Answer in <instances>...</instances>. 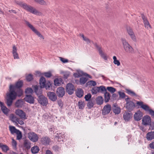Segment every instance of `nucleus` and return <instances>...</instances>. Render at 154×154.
<instances>
[{
	"instance_id": "49",
	"label": "nucleus",
	"mask_w": 154,
	"mask_h": 154,
	"mask_svg": "<svg viewBox=\"0 0 154 154\" xmlns=\"http://www.w3.org/2000/svg\"><path fill=\"white\" fill-rule=\"evenodd\" d=\"M16 91L17 95L19 97L21 96L23 94V91L20 88L17 89Z\"/></svg>"
},
{
	"instance_id": "3",
	"label": "nucleus",
	"mask_w": 154,
	"mask_h": 154,
	"mask_svg": "<svg viewBox=\"0 0 154 154\" xmlns=\"http://www.w3.org/2000/svg\"><path fill=\"white\" fill-rule=\"evenodd\" d=\"M39 84L41 88H45L46 90H50L51 86V83L49 81L46 82L45 79L42 77L40 79Z\"/></svg>"
},
{
	"instance_id": "59",
	"label": "nucleus",
	"mask_w": 154,
	"mask_h": 154,
	"mask_svg": "<svg viewBox=\"0 0 154 154\" xmlns=\"http://www.w3.org/2000/svg\"><path fill=\"white\" fill-rule=\"evenodd\" d=\"M53 149L55 151H57L60 150V148L57 145H55L53 147Z\"/></svg>"
},
{
	"instance_id": "57",
	"label": "nucleus",
	"mask_w": 154,
	"mask_h": 154,
	"mask_svg": "<svg viewBox=\"0 0 154 154\" xmlns=\"http://www.w3.org/2000/svg\"><path fill=\"white\" fill-rule=\"evenodd\" d=\"M12 145L13 146L14 148H16L17 147V143L16 141L14 139L12 140Z\"/></svg>"
},
{
	"instance_id": "52",
	"label": "nucleus",
	"mask_w": 154,
	"mask_h": 154,
	"mask_svg": "<svg viewBox=\"0 0 154 154\" xmlns=\"http://www.w3.org/2000/svg\"><path fill=\"white\" fill-rule=\"evenodd\" d=\"M33 78V75L31 74H29L26 77V79L29 82L31 81Z\"/></svg>"
},
{
	"instance_id": "28",
	"label": "nucleus",
	"mask_w": 154,
	"mask_h": 154,
	"mask_svg": "<svg viewBox=\"0 0 154 154\" xmlns=\"http://www.w3.org/2000/svg\"><path fill=\"white\" fill-rule=\"evenodd\" d=\"M0 148L2 149L3 151L5 152H6L9 150V147L3 144L2 143H0Z\"/></svg>"
},
{
	"instance_id": "16",
	"label": "nucleus",
	"mask_w": 154,
	"mask_h": 154,
	"mask_svg": "<svg viewBox=\"0 0 154 154\" xmlns=\"http://www.w3.org/2000/svg\"><path fill=\"white\" fill-rule=\"evenodd\" d=\"M143 116V113L142 112L139 110L135 113L134 117L135 120L139 121L141 120Z\"/></svg>"
},
{
	"instance_id": "2",
	"label": "nucleus",
	"mask_w": 154,
	"mask_h": 154,
	"mask_svg": "<svg viewBox=\"0 0 154 154\" xmlns=\"http://www.w3.org/2000/svg\"><path fill=\"white\" fill-rule=\"evenodd\" d=\"M122 42L124 49L126 53L131 54L134 53V49L126 40L125 39H122Z\"/></svg>"
},
{
	"instance_id": "25",
	"label": "nucleus",
	"mask_w": 154,
	"mask_h": 154,
	"mask_svg": "<svg viewBox=\"0 0 154 154\" xmlns=\"http://www.w3.org/2000/svg\"><path fill=\"white\" fill-rule=\"evenodd\" d=\"M23 84V82L22 81H18L16 83L15 85H11L10 86H12L15 88V90H16L17 89L20 88Z\"/></svg>"
},
{
	"instance_id": "35",
	"label": "nucleus",
	"mask_w": 154,
	"mask_h": 154,
	"mask_svg": "<svg viewBox=\"0 0 154 154\" xmlns=\"http://www.w3.org/2000/svg\"><path fill=\"white\" fill-rule=\"evenodd\" d=\"M103 100L102 96H99L96 99V102L98 105L102 104L103 102Z\"/></svg>"
},
{
	"instance_id": "43",
	"label": "nucleus",
	"mask_w": 154,
	"mask_h": 154,
	"mask_svg": "<svg viewBox=\"0 0 154 154\" xmlns=\"http://www.w3.org/2000/svg\"><path fill=\"white\" fill-rule=\"evenodd\" d=\"M35 91L36 94L38 95H40L42 94V91L41 90L38 89V86L36 85L34 86Z\"/></svg>"
},
{
	"instance_id": "6",
	"label": "nucleus",
	"mask_w": 154,
	"mask_h": 154,
	"mask_svg": "<svg viewBox=\"0 0 154 154\" xmlns=\"http://www.w3.org/2000/svg\"><path fill=\"white\" fill-rule=\"evenodd\" d=\"M136 103L145 111L149 112L150 115L152 113H154V111L151 109L147 105L143 104V102L138 101H137Z\"/></svg>"
},
{
	"instance_id": "40",
	"label": "nucleus",
	"mask_w": 154,
	"mask_h": 154,
	"mask_svg": "<svg viewBox=\"0 0 154 154\" xmlns=\"http://www.w3.org/2000/svg\"><path fill=\"white\" fill-rule=\"evenodd\" d=\"M118 93L119 96V99H124L125 97H127V96H126L125 94L123 92L119 91L118 92Z\"/></svg>"
},
{
	"instance_id": "41",
	"label": "nucleus",
	"mask_w": 154,
	"mask_h": 154,
	"mask_svg": "<svg viewBox=\"0 0 154 154\" xmlns=\"http://www.w3.org/2000/svg\"><path fill=\"white\" fill-rule=\"evenodd\" d=\"M113 63L115 65H116L118 66L120 65V61L117 60L116 57V56H113Z\"/></svg>"
},
{
	"instance_id": "17",
	"label": "nucleus",
	"mask_w": 154,
	"mask_h": 154,
	"mask_svg": "<svg viewBox=\"0 0 154 154\" xmlns=\"http://www.w3.org/2000/svg\"><path fill=\"white\" fill-rule=\"evenodd\" d=\"M132 117V114L131 113L125 112L123 115L124 119L126 122L129 121Z\"/></svg>"
},
{
	"instance_id": "31",
	"label": "nucleus",
	"mask_w": 154,
	"mask_h": 154,
	"mask_svg": "<svg viewBox=\"0 0 154 154\" xmlns=\"http://www.w3.org/2000/svg\"><path fill=\"white\" fill-rule=\"evenodd\" d=\"M1 107V110L2 111V112L5 114H6V115L8 114L9 110L5 105L4 104Z\"/></svg>"
},
{
	"instance_id": "15",
	"label": "nucleus",
	"mask_w": 154,
	"mask_h": 154,
	"mask_svg": "<svg viewBox=\"0 0 154 154\" xmlns=\"http://www.w3.org/2000/svg\"><path fill=\"white\" fill-rule=\"evenodd\" d=\"M142 124L145 125L150 124L151 119L150 117L148 116H145L142 119Z\"/></svg>"
},
{
	"instance_id": "10",
	"label": "nucleus",
	"mask_w": 154,
	"mask_h": 154,
	"mask_svg": "<svg viewBox=\"0 0 154 154\" xmlns=\"http://www.w3.org/2000/svg\"><path fill=\"white\" fill-rule=\"evenodd\" d=\"M38 100L39 103L43 106H46L48 103L47 98L43 95L39 96Z\"/></svg>"
},
{
	"instance_id": "19",
	"label": "nucleus",
	"mask_w": 154,
	"mask_h": 154,
	"mask_svg": "<svg viewBox=\"0 0 154 154\" xmlns=\"http://www.w3.org/2000/svg\"><path fill=\"white\" fill-rule=\"evenodd\" d=\"M47 95L49 99L53 101H55L57 99V95L54 92H48L47 93Z\"/></svg>"
},
{
	"instance_id": "46",
	"label": "nucleus",
	"mask_w": 154,
	"mask_h": 154,
	"mask_svg": "<svg viewBox=\"0 0 154 154\" xmlns=\"http://www.w3.org/2000/svg\"><path fill=\"white\" fill-rule=\"evenodd\" d=\"M16 134L17 135V139L18 140L21 139L22 136L21 132L19 130Z\"/></svg>"
},
{
	"instance_id": "62",
	"label": "nucleus",
	"mask_w": 154,
	"mask_h": 154,
	"mask_svg": "<svg viewBox=\"0 0 154 154\" xmlns=\"http://www.w3.org/2000/svg\"><path fill=\"white\" fill-rule=\"evenodd\" d=\"M17 53V49L15 45L13 47L12 54Z\"/></svg>"
},
{
	"instance_id": "60",
	"label": "nucleus",
	"mask_w": 154,
	"mask_h": 154,
	"mask_svg": "<svg viewBox=\"0 0 154 154\" xmlns=\"http://www.w3.org/2000/svg\"><path fill=\"white\" fill-rule=\"evenodd\" d=\"M118 97V95L116 94L113 93L112 95V98L113 100H116L117 99Z\"/></svg>"
},
{
	"instance_id": "39",
	"label": "nucleus",
	"mask_w": 154,
	"mask_h": 154,
	"mask_svg": "<svg viewBox=\"0 0 154 154\" xmlns=\"http://www.w3.org/2000/svg\"><path fill=\"white\" fill-rule=\"evenodd\" d=\"M126 91L127 93L128 94L132 96L136 97L137 96V95L133 91L128 89H126Z\"/></svg>"
},
{
	"instance_id": "42",
	"label": "nucleus",
	"mask_w": 154,
	"mask_h": 154,
	"mask_svg": "<svg viewBox=\"0 0 154 154\" xmlns=\"http://www.w3.org/2000/svg\"><path fill=\"white\" fill-rule=\"evenodd\" d=\"M87 80V79L84 77H82L80 78V83L81 85L84 84L85 83Z\"/></svg>"
},
{
	"instance_id": "9",
	"label": "nucleus",
	"mask_w": 154,
	"mask_h": 154,
	"mask_svg": "<svg viewBox=\"0 0 154 154\" xmlns=\"http://www.w3.org/2000/svg\"><path fill=\"white\" fill-rule=\"evenodd\" d=\"M15 113L22 119L25 120L27 119L26 113L22 110L17 109L16 110Z\"/></svg>"
},
{
	"instance_id": "55",
	"label": "nucleus",
	"mask_w": 154,
	"mask_h": 154,
	"mask_svg": "<svg viewBox=\"0 0 154 154\" xmlns=\"http://www.w3.org/2000/svg\"><path fill=\"white\" fill-rule=\"evenodd\" d=\"M19 124L20 125H22L24 124V122L23 120L21 119L20 118H18L17 124H16V125H17Z\"/></svg>"
},
{
	"instance_id": "27",
	"label": "nucleus",
	"mask_w": 154,
	"mask_h": 154,
	"mask_svg": "<svg viewBox=\"0 0 154 154\" xmlns=\"http://www.w3.org/2000/svg\"><path fill=\"white\" fill-rule=\"evenodd\" d=\"M104 101L106 103L108 102L110 99V95L107 91L105 92L104 94Z\"/></svg>"
},
{
	"instance_id": "24",
	"label": "nucleus",
	"mask_w": 154,
	"mask_h": 154,
	"mask_svg": "<svg viewBox=\"0 0 154 154\" xmlns=\"http://www.w3.org/2000/svg\"><path fill=\"white\" fill-rule=\"evenodd\" d=\"M112 109L113 112L116 114H119L121 112L120 108L116 106V104L113 105Z\"/></svg>"
},
{
	"instance_id": "22",
	"label": "nucleus",
	"mask_w": 154,
	"mask_h": 154,
	"mask_svg": "<svg viewBox=\"0 0 154 154\" xmlns=\"http://www.w3.org/2000/svg\"><path fill=\"white\" fill-rule=\"evenodd\" d=\"M41 142L44 145L49 144L50 142V139L48 137H43L41 139Z\"/></svg>"
},
{
	"instance_id": "45",
	"label": "nucleus",
	"mask_w": 154,
	"mask_h": 154,
	"mask_svg": "<svg viewBox=\"0 0 154 154\" xmlns=\"http://www.w3.org/2000/svg\"><path fill=\"white\" fill-rule=\"evenodd\" d=\"M6 100L7 105L9 106H11L12 105L14 100L7 97Z\"/></svg>"
},
{
	"instance_id": "13",
	"label": "nucleus",
	"mask_w": 154,
	"mask_h": 154,
	"mask_svg": "<svg viewBox=\"0 0 154 154\" xmlns=\"http://www.w3.org/2000/svg\"><path fill=\"white\" fill-rule=\"evenodd\" d=\"M66 91L70 95L72 94L74 91V85L71 83L68 84L66 86Z\"/></svg>"
},
{
	"instance_id": "47",
	"label": "nucleus",
	"mask_w": 154,
	"mask_h": 154,
	"mask_svg": "<svg viewBox=\"0 0 154 154\" xmlns=\"http://www.w3.org/2000/svg\"><path fill=\"white\" fill-rule=\"evenodd\" d=\"M107 89L112 93H113L116 91V89L112 87H108L107 88Z\"/></svg>"
},
{
	"instance_id": "18",
	"label": "nucleus",
	"mask_w": 154,
	"mask_h": 154,
	"mask_svg": "<svg viewBox=\"0 0 154 154\" xmlns=\"http://www.w3.org/2000/svg\"><path fill=\"white\" fill-rule=\"evenodd\" d=\"M56 94L59 97H62L65 94L64 89L62 87L58 88L56 91Z\"/></svg>"
},
{
	"instance_id": "36",
	"label": "nucleus",
	"mask_w": 154,
	"mask_h": 154,
	"mask_svg": "<svg viewBox=\"0 0 154 154\" xmlns=\"http://www.w3.org/2000/svg\"><path fill=\"white\" fill-rule=\"evenodd\" d=\"M9 130L12 134L16 133L19 130L16 129V128L13 126H9Z\"/></svg>"
},
{
	"instance_id": "23",
	"label": "nucleus",
	"mask_w": 154,
	"mask_h": 154,
	"mask_svg": "<svg viewBox=\"0 0 154 154\" xmlns=\"http://www.w3.org/2000/svg\"><path fill=\"white\" fill-rule=\"evenodd\" d=\"M146 138L148 140H150L154 139V131L148 132L146 134Z\"/></svg>"
},
{
	"instance_id": "33",
	"label": "nucleus",
	"mask_w": 154,
	"mask_h": 154,
	"mask_svg": "<svg viewBox=\"0 0 154 154\" xmlns=\"http://www.w3.org/2000/svg\"><path fill=\"white\" fill-rule=\"evenodd\" d=\"M65 137V135L64 134H61L60 133L58 134H57V135L56 136V138L58 139L59 141H61L63 140V139Z\"/></svg>"
},
{
	"instance_id": "38",
	"label": "nucleus",
	"mask_w": 154,
	"mask_h": 154,
	"mask_svg": "<svg viewBox=\"0 0 154 154\" xmlns=\"http://www.w3.org/2000/svg\"><path fill=\"white\" fill-rule=\"evenodd\" d=\"M97 84L96 82L93 80H91L88 82L86 84L87 85H89L90 86H94L96 85Z\"/></svg>"
},
{
	"instance_id": "21",
	"label": "nucleus",
	"mask_w": 154,
	"mask_h": 154,
	"mask_svg": "<svg viewBox=\"0 0 154 154\" xmlns=\"http://www.w3.org/2000/svg\"><path fill=\"white\" fill-rule=\"evenodd\" d=\"M142 18L143 20L144 24L145 27L147 29H149L151 28L150 25L149 21L147 20L146 18L145 17L144 15L142 16Z\"/></svg>"
},
{
	"instance_id": "32",
	"label": "nucleus",
	"mask_w": 154,
	"mask_h": 154,
	"mask_svg": "<svg viewBox=\"0 0 154 154\" xmlns=\"http://www.w3.org/2000/svg\"><path fill=\"white\" fill-rule=\"evenodd\" d=\"M23 104V100H17L15 103V106L17 107H21Z\"/></svg>"
},
{
	"instance_id": "29",
	"label": "nucleus",
	"mask_w": 154,
	"mask_h": 154,
	"mask_svg": "<svg viewBox=\"0 0 154 154\" xmlns=\"http://www.w3.org/2000/svg\"><path fill=\"white\" fill-rule=\"evenodd\" d=\"M83 90L81 88L78 89L76 93V96L79 97H82L83 96Z\"/></svg>"
},
{
	"instance_id": "20",
	"label": "nucleus",
	"mask_w": 154,
	"mask_h": 154,
	"mask_svg": "<svg viewBox=\"0 0 154 154\" xmlns=\"http://www.w3.org/2000/svg\"><path fill=\"white\" fill-rule=\"evenodd\" d=\"M24 100L26 101L31 104L33 103L34 102L33 97L30 95H26Z\"/></svg>"
},
{
	"instance_id": "51",
	"label": "nucleus",
	"mask_w": 154,
	"mask_h": 154,
	"mask_svg": "<svg viewBox=\"0 0 154 154\" xmlns=\"http://www.w3.org/2000/svg\"><path fill=\"white\" fill-rule=\"evenodd\" d=\"M81 36H82V38L86 42L87 44L90 43L91 42V40H90L88 38H87L85 37L83 35H81Z\"/></svg>"
},
{
	"instance_id": "14",
	"label": "nucleus",
	"mask_w": 154,
	"mask_h": 154,
	"mask_svg": "<svg viewBox=\"0 0 154 154\" xmlns=\"http://www.w3.org/2000/svg\"><path fill=\"white\" fill-rule=\"evenodd\" d=\"M127 31L131 39L134 42H136L137 38L132 29L130 28H128L127 29Z\"/></svg>"
},
{
	"instance_id": "5",
	"label": "nucleus",
	"mask_w": 154,
	"mask_h": 154,
	"mask_svg": "<svg viewBox=\"0 0 154 154\" xmlns=\"http://www.w3.org/2000/svg\"><path fill=\"white\" fill-rule=\"evenodd\" d=\"M125 99L126 103V108L129 111H132L135 107V103L130 100V98L128 96Z\"/></svg>"
},
{
	"instance_id": "48",
	"label": "nucleus",
	"mask_w": 154,
	"mask_h": 154,
	"mask_svg": "<svg viewBox=\"0 0 154 154\" xmlns=\"http://www.w3.org/2000/svg\"><path fill=\"white\" fill-rule=\"evenodd\" d=\"M92 94H96L97 93L99 92L98 87H94L91 90Z\"/></svg>"
},
{
	"instance_id": "4",
	"label": "nucleus",
	"mask_w": 154,
	"mask_h": 154,
	"mask_svg": "<svg viewBox=\"0 0 154 154\" xmlns=\"http://www.w3.org/2000/svg\"><path fill=\"white\" fill-rule=\"evenodd\" d=\"M14 88H15L12 86H10L9 92L6 94L7 98L14 100L16 99L17 94L16 92V90H15Z\"/></svg>"
},
{
	"instance_id": "1",
	"label": "nucleus",
	"mask_w": 154,
	"mask_h": 154,
	"mask_svg": "<svg viewBox=\"0 0 154 154\" xmlns=\"http://www.w3.org/2000/svg\"><path fill=\"white\" fill-rule=\"evenodd\" d=\"M22 7L27 11L35 15H38L39 14L38 12L34 8L30 6L27 5L26 4L22 2H20L18 4Z\"/></svg>"
},
{
	"instance_id": "64",
	"label": "nucleus",
	"mask_w": 154,
	"mask_h": 154,
	"mask_svg": "<svg viewBox=\"0 0 154 154\" xmlns=\"http://www.w3.org/2000/svg\"><path fill=\"white\" fill-rule=\"evenodd\" d=\"M150 147L153 149H154V141L152 142L149 145Z\"/></svg>"
},
{
	"instance_id": "8",
	"label": "nucleus",
	"mask_w": 154,
	"mask_h": 154,
	"mask_svg": "<svg viewBox=\"0 0 154 154\" xmlns=\"http://www.w3.org/2000/svg\"><path fill=\"white\" fill-rule=\"evenodd\" d=\"M94 45L98 50L100 56L104 60H107V56L106 54L103 52L101 46L98 45L97 43H94Z\"/></svg>"
},
{
	"instance_id": "63",
	"label": "nucleus",
	"mask_w": 154,
	"mask_h": 154,
	"mask_svg": "<svg viewBox=\"0 0 154 154\" xmlns=\"http://www.w3.org/2000/svg\"><path fill=\"white\" fill-rule=\"evenodd\" d=\"M69 75V72H65L64 74V76L65 78L67 79Z\"/></svg>"
},
{
	"instance_id": "58",
	"label": "nucleus",
	"mask_w": 154,
	"mask_h": 154,
	"mask_svg": "<svg viewBox=\"0 0 154 154\" xmlns=\"http://www.w3.org/2000/svg\"><path fill=\"white\" fill-rule=\"evenodd\" d=\"M60 60L64 63H67L68 62V60L61 57H60Z\"/></svg>"
},
{
	"instance_id": "56",
	"label": "nucleus",
	"mask_w": 154,
	"mask_h": 154,
	"mask_svg": "<svg viewBox=\"0 0 154 154\" xmlns=\"http://www.w3.org/2000/svg\"><path fill=\"white\" fill-rule=\"evenodd\" d=\"M94 106V104L92 101H89L87 104V106L89 109H91Z\"/></svg>"
},
{
	"instance_id": "11",
	"label": "nucleus",
	"mask_w": 154,
	"mask_h": 154,
	"mask_svg": "<svg viewBox=\"0 0 154 154\" xmlns=\"http://www.w3.org/2000/svg\"><path fill=\"white\" fill-rule=\"evenodd\" d=\"M28 137L32 141L35 142L38 141V139L37 135L33 132H30L28 134Z\"/></svg>"
},
{
	"instance_id": "54",
	"label": "nucleus",
	"mask_w": 154,
	"mask_h": 154,
	"mask_svg": "<svg viewBox=\"0 0 154 154\" xmlns=\"http://www.w3.org/2000/svg\"><path fill=\"white\" fill-rule=\"evenodd\" d=\"M43 74L47 78H49L52 75L51 73L50 72H45Z\"/></svg>"
},
{
	"instance_id": "53",
	"label": "nucleus",
	"mask_w": 154,
	"mask_h": 154,
	"mask_svg": "<svg viewBox=\"0 0 154 154\" xmlns=\"http://www.w3.org/2000/svg\"><path fill=\"white\" fill-rule=\"evenodd\" d=\"M91 96L90 94L88 93L87 95H85V98L86 101H88L90 99Z\"/></svg>"
},
{
	"instance_id": "7",
	"label": "nucleus",
	"mask_w": 154,
	"mask_h": 154,
	"mask_svg": "<svg viewBox=\"0 0 154 154\" xmlns=\"http://www.w3.org/2000/svg\"><path fill=\"white\" fill-rule=\"evenodd\" d=\"M26 24L27 26L30 28L34 32L36 35L41 38L44 39L43 36L31 24L27 21H25Z\"/></svg>"
},
{
	"instance_id": "61",
	"label": "nucleus",
	"mask_w": 154,
	"mask_h": 154,
	"mask_svg": "<svg viewBox=\"0 0 154 154\" xmlns=\"http://www.w3.org/2000/svg\"><path fill=\"white\" fill-rule=\"evenodd\" d=\"M14 58V59H19V57L18 54L17 53L13 54Z\"/></svg>"
},
{
	"instance_id": "44",
	"label": "nucleus",
	"mask_w": 154,
	"mask_h": 154,
	"mask_svg": "<svg viewBox=\"0 0 154 154\" xmlns=\"http://www.w3.org/2000/svg\"><path fill=\"white\" fill-rule=\"evenodd\" d=\"M99 92L104 94L105 92H107L105 87L103 86H100L98 87Z\"/></svg>"
},
{
	"instance_id": "30",
	"label": "nucleus",
	"mask_w": 154,
	"mask_h": 154,
	"mask_svg": "<svg viewBox=\"0 0 154 154\" xmlns=\"http://www.w3.org/2000/svg\"><path fill=\"white\" fill-rule=\"evenodd\" d=\"M54 84L56 86H59L63 82V80L61 78L56 79L54 80Z\"/></svg>"
},
{
	"instance_id": "34",
	"label": "nucleus",
	"mask_w": 154,
	"mask_h": 154,
	"mask_svg": "<svg viewBox=\"0 0 154 154\" xmlns=\"http://www.w3.org/2000/svg\"><path fill=\"white\" fill-rule=\"evenodd\" d=\"M39 150V148L38 146H34L31 149V151L33 153H38Z\"/></svg>"
},
{
	"instance_id": "50",
	"label": "nucleus",
	"mask_w": 154,
	"mask_h": 154,
	"mask_svg": "<svg viewBox=\"0 0 154 154\" xmlns=\"http://www.w3.org/2000/svg\"><path fill=\"white\" fill-rule=\"evenodd\" d=\"M25 92L26 95H28V94H31L33 92V90L31 88H28L26 90Z\"/></svg>"
},
{
	"instance_id": "37",
	"label": "nucleus",
	"mask_w": 154,
	"mask_h": 154,
	"mask_svg": "<svg viewBox=\"0 0 154 154\" xmlns=\"http://www.w3.org/2000/svg\"><path fill=\"white\" fill-rule=\"evenodd\" d=\"M85 106V103L84 101L80 100L78 102V106L79 108L81 109H83L84 108Z\"/></svg>"
},
{
	"instance_id": "12",
	"label": "nucleus",
	"mask_w": 154,
	"mask_h": 154,
	"mask_svg": "<svg viewBox=\"0 0 154 154\" xmlns=\"http://www.w3.org/2000/svg\"><path fill=\"white\" fill-rule=\"evenodd\" d=\"M111 109V107L110 105L107 104L105 106L102 110V114L105 116L108 114Z\"/></svg>"
},
{
	"instance_id": "26",
	"label": "nucleus",
	"mask_w": 154,
	"mask_h": 154,
	"mask_svg": "<svg viewBox=\"0 0 154 154\" xmlns=\"http://www.w3.org/2000/svg\"><path fill=\"white\" fill-rule=\"evenodd\" d=\"M10 119L13 122L15 123V125L17 124L18 118L14 114H11L10 116Z\"/></svg>"
}]
</instances>
